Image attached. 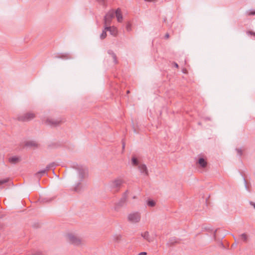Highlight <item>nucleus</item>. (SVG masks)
I'll use <instances>...</instances> for the list:
<instances>
[{
	"label": "nucleus",
	"instance_id": "nucleus-19",
	"mask_svg": "<svg viewBox=\"0 0 255 255\" xmlns=\"http://www.w3.org/2000/svg\"><path fill=\"white\" fill-rule=\"evenodd\" d=\"M141 236L149 242H151L152 241V240L149 238V233L147 231L141 234Z\"/></svg>",
	"mask_w": 255,
	"mask_h": 255
},
{
	"label": "nucleus",
	"instance_id": "nucleus-4",
	"mask_svg": "<svg viewBox=\"0 0 255 255\" xmlns=\"http://www.w3.org/2000/svg\"><path fill=\"white\" fill-rule=\"evenodd\" d=\"M63 122L64 121L61 119H54L48 118L44 121V124L52 127H56Z\"/></svg>",
	"mask_w": 255,
	"mask_h": 255
},
{
	"label": "nucleus",
	"instance_id": "nucleus-18",
	"mask_svg": "<svg viewBox=\"0 0 255 255\" xmlns=\"http://www.w3.org/2000/svg\"><path fill=\"white\" fill-rule=\"evenodd\" d=\"M8 161L12 164H16L19 161V158L17 156H12L9 158Z\"/></svg>",
	"mask_w": 255,
	"mask_h": 255
},
{
	"label": "nucleus",
	"instance_id": "nucleus-43",
	"mask_svg": "<svg viewBox=\"0 0 255 255\" xmlns=\"http://www.w3.org/2000/svg\"><path fill=\"white\" fill-rule=\"evenodd\" d=\"M127 94L129 93V90H128V91H127Z\"/></svg>",
	"mask_w": 255,
	"mask_h": 255
},
{
	"label": "nucleus",
	"instance_id": "nucleus-6",
	"mask_svg": "<svg viewBox=\"0 0 255 255\" xmlns=\"http://www.w3.org/2000/svg\"><path fill=\"white\" fill-rule=\"evenodd\" d=\"M67 237L69 242L74 246H78L81 244V239L72 234H68Z\"/></svg>",
	"mask_w": 255,
	"mask_h": 255
},
{
	"label": "nucleus",
	"instance_id": "nucleus-41",
	"mask_svg": "<svg viewBox=\"0 0 255 255\" xmlns=\"http://www.w3.org/2000/svg\"><path fill=\"white\" fill-rule=\"evenodd\" d=\"M125 147V143L123 142V148L124 149Z\"/></svg>",
	"mask_w": 255,
	"mask_h": 255
},
{
	"label": "nucleus",
	"instance_id": "nucleus-11",
	"mask_svg": "<svg viewBox=\"0 0 255 255\" xmlns=\"http://www.w3.org/2000/svg\"><path fill=\"white\" fill-rule=\"evenodd\" d=\"M138 168L141 173H144L146 176L148 175V170L145 164H139L138 166Z\"/></svg>",
	"mask_w": 255,
	"mask_h": 255
},
{
	"label": "nucleus",
	"instance_id": "nucleus-1",
	"mask_svg": "<svg viewBox=\"0 0 255 255\" xmlns=\"http://www.w3.org/2000/svg\"><path fill=\"white\" fill-rule=\"evenodd\" d=\"M72 168L77 170L78 173L79 181L82 182L88 174V169L85 166L74 164Z\"/></svg>",
	"mask_w": 255,
	"mask_h": 255
},
{
	"label": "nucleus",
	"instance_id": "nucleus-21",
	"mask_svg": "<svg viewBox=\"0 0 255 255\" xmlns=\"http://www.w3.org/2000/svg\"><path fill=\"white\" fill-rule=\"evenodd\" d=\"M131 163L132 165L134 166H137L138 165V161L137 159L134 156H133L131 158Z\"/></svg>",
	"mask_w": 255,
	"mask_h": 255
},
{
	"label": "nucleus",
	"instance_id": "nucleus-10",
	"mask_svg": "<svg viewBox=\"0 0 255 255\" xmlns=\"http://www.w3.org/2000/svg\"><path fill=\"white\" fill-rule=\"evenodd\" d=\"M196 164L202 168H205L207 165V161L203 157L199 156L198 160L196 161Z\"/></svg>",
	"mask_w": 255,
	"mask_h": 255
},
{
	"label": "nucleus",
	"instance_id": "nucleus-33",
	"mask_svg": "<svg viewBox=\"0 0 255 255\" xmlns=\"http://www.w3.org/2000/svg\"><path fill=\"white\" fill-rule=\"evenodd\" d=\"M250 204L251 205L253 206L254 207V208L255 209V203H254L252 201H251V202H250Z\"/></svg>",
	"mask_w": 255,
	"mask_h": 255
},
{
	"label": "nucleus",
	"instance_id": "nucleus-42",
	"mask_svg": "<svg viewBox=\"0 0 255 255\" xmlns=\"http://www.w3.org/2000/svg\"><path fill=\"white\" fill-rule=\"evenodd\" d=\"M206 119L207 120H209V121L210 120V118H206Z\"/></svg>",
	"mask_w": 255,
	"mask_h": 255
},
{
	"label": "nucleus",
	"instance_id": "nucleus-32",
	"mask_svg": "<svg viewBox=\"0 0 255 255\" xmlns=\"http://www.w3.org/2000/svg\"><path fill=\"white\" fill-rule=\"evenodd\" d=\"M26 145L28 146H33L35 145V143H33L32 141H29L27 142Z\"/></svg>",
	"mask_w": 255,
	"mask_h": 255
},
{
	"label": "nucleus",
	"instance_id": "nucleus-28",
	"mask_svg": "<svg viewBox=\"0 0 255 255\" xmlns=\"http://www.w3.org/2000/svg\"><path fill=\"white\" fill-rule=\"evenodd\" d=\"M126 29L128 31H129L131 30V24H130L129 23H128L127 24V26H126Z\"/></svg>",
	"mask_w": 255,
	"mask_h": 255
},
{
	"label": "nucleus",
	"instance_id": "nucleus-40",
	"mask_svg": "<svg viewBox=\"0 0 255 255\" xmlns=\"http://www.w3.org/2000/svg\"><path fill=\"white\" fill-rule=\"evenodd\" d=\"M204 229L205 230H206V231H208V230H210V229H209V228H207V227H205V228H204Z\"/></svg>",
	"mask_w": 255,
	"mask_h": 255
},
{
	"label": "nucleus",
	"instance_id": "nucleus-8",
	"mask_svg": "<svg viewBox=\"0 0 255 255\" xmlns=\"http://www.w3.org/2000/svg\"><path fill=\"white\" fill-rule=\"evenodd\" d=\"M115 16V11L114 10L109 11L104 16V24L105 26L110 25L111 24L112 19Z\"/></svg>",
	"mask_w": 255,
	"mask_h": 255
},
{
	"label": "nucleus",
	"instance_id": "nucleus-37",
	"mask_svg": "<svg viewBox=\"0 0 255 255\" xmlns=\"http://www.w3.org/2000/svg\"><path fill=\"white\" fill-rule=\"evenodd\" d=\"M169 37V34L168 33H166V34L165 35V38H168Z\"/></svg>",
	"mask_w": 255,
	"mask_h": 255
},
{
	"label": "nucleus",
	"instance_id": "nucleus-27",
	"mask_svg": "<svg viewBox=\"0 0 255 255\" xmlns=\"http://www.w3.org/2000/svg\"><path fill=\"white\" fill-rule=\"evenodd\" d=\"M246 13L248 15H255V10H249Z\"/></svg>",
	"mask_w": 255,
	"mask_h": 255
},
{
	"label": "nucleus",
	"instance_id": "nucleus-26",
	"mask_svg": "<svg viewBox=\"0 0 255 255\" xmlns=\"http://www.w3.org/2000/svg\"><path fill=\"white\" fill-rule=\"evenodd\" d=\"M9 181V178H5L4 179L0 180V186L7 183Z\"/></svg>",
	"mask_w": 255,
	"mask_h": 255
},
{
	"label": "nucleus",
	"instance_id": "nucleus-14",
	"mask_svg": "<svg viewBox=\"0 0 255 255\" xmlns=\"http://www.w3.org/2000/svg\"><path fill=\"white\" fill-rule=\"evenodd\" d=\"M56 57L63 59H69L72 58V56L69 53H62L56 56Z\"/></svg>",
	"mask_w": 255,
	"mask_h": 255
},
{
	"label": "nucleus",
	"instance_id": "nucleus-44",
	"mask_svg": "<svg viewBox=\"0 0 255 255\" xmlns=\"http://www.w3.org/2000/svg\"><path fill=\"white\" fill-rule=\"evenodd\" d=\"M36 255V254H33V255Z\"/></svg>",
	"mask_w": 255,
	"mask_h": 255
},
{
	"label": "nucleus",
	"instance_id": "nucleus-5",
	"mask_svg": "<svg viewBox=\"0 0 255 255\" xmlns=\"http://www.w3.org/2000/svg\"><path fill=\"white\" fill-rule=\"evenodd\" d=\"M140 214L138 212L130 213L128 216V221L132 223L139 222L140 220Z\"/></svg>",
	"mask_w": 255,
	"mask_h": 255
},
{
	"label": "nucleus",
	"instance_id": "nucleus-22",
	"mask_svg": "<svg viewBox=\"0 0 255 255\" xmlns=\"http://www.w3.org/2000/svg\"><path fill=\"white\" fill-rule=\"evenodd\" d=\"M122 238L121 235H116L114 236V240L116 242L119 243L121 241Z\"/></svg>",
	"mask_w": 255,
	"mask_h": 255
},
{
	"label": "nucleus",
	"instance_id": "nucleus-2",
	"mask_svg": "<svg viewBox=\"0 0 255 255\" xmlns=\"http://www.w3.org/2000/svg\"><path fill=\"white\" fill-rule=\"evenodd\" d=\"M124 183V181L123 179L120 178H117L110 182V188L112 190L118 192Z\"/></svg>",
	"mask_w": 255,
	"mask_h": 255
},
{
	"label": "nucleus",
	"instance_id": "nucleus-34",
	"mask_svg": "<svg viewBox=\"0 0 255 255\" xmlns=\"http://www.w3.org/2000/svg\"><path fill=\"white\" fill-rule=\"evenodd\" d=\"M173 65H174L176 68H178V67H179V66H178V64H177V63H176V62H173Z\"/></svg>",
	"mask_w": 255,
	"mask_h": 255
},
{
	"label": "nucleus",
	"instance_id": "nucleus-3",
	"mask_svg": "<svg viewBox=\"0 0 255 255\" xmlns=\"http://www.w3.org/2000/svg\"><path fill=\"white\" fill-rule=\"evenodd\" d=\"M128 194V191L127 190L123 193L120 200L115 204L114 208L116 211H118L121 207L125 205L127 200Z\"/></svg>",
	"mask_w": 255,
	"mask_h": 255
},
{
	"label": "nucleus",
	"instance_id": "nucleus-20",
	"mask_svg": "<svg viewBox=\"0 0 255 255\" xmlns=\"http://www.w3.org/2000/svg\"><path fill=\"white\" fill-rule=\"evenodd\" d=\"M240 238L242 239L244 242H247L248 240V237L246 234L243 233L240 235Z\"/></svg>",
	"mask_w": 255,
	"mask_h": 255
},
{
	"label": "nucleus",
	"instance_id": "nucleus-7",
	"mask_svg": "<svg viewBox=\"0 0 255 255\" xmlns=\"http://www.w3.org/2000/svg\"><path fill=\"white\" fill-rule=\"evenodd\" d=\"M35 118V115L32 113H27L22 115L18 116L17 119L21 122L29 121Z\"/></svg>",
	"mask_w": 255,
	"mask_h": 255
},
{
	"label": "nucleus",
	"instance_id": "nucleus-35",
	"mask_svg": "<svg viewBox=\"0 0 255 255\" xmlns=\"http://www.w3.org/2000/svg\"><path fill=\"white\" fill-rule=\"evenodd\" d=\"M147 253L146 252H141L139 254H138V255H146Z\"/></svg>",
	"mask_w": 255,
	"mask_h": 255
},
{
	"label": "nucleus",
	"instance_id": "nucleus-12",
	"mask_svg": "<svg viewBox=\"0 0 255 255\" xmlns=\"http://www.w3.org/2000/svg\"><path fill=\"white\" fill-rule=\"evenodd\" d=\"M115 15L117 17L118 21L121 22L123 20V15L120 8H117L115 11Z\"/></svg>",
	"mask_w": 255,
	"mask_h": 255
},
{
	"label": "nucleus",
	"instance_id": "nucleus-38",
	"mask_svg": "<svg viewBox=\"0 0 255 255\" xmlns=\"http://www.w3.org/2000/svg\"><path fill=\"white\" fill-rule=\"evenodd\" d=\"M217 230H216L214 232V239H216V232H217Z\"/></svg>",
	"mask_w": 255,
	"mask_h": 255
},
{
	"label": "nucleus",
	"instance_id": "nucleus-23",
	"mask_svg": "<svg viewBox=\"0 0 255 255\" xmlns=\"http://www.w3.org/2000/svg\"><path fill=\"white\" fill-rule=\"evenodd\" d=\"M147 204L148 206L154 207L155 205V202L153 200L149 199L147 201Z\"/></svg>",
	"mask_w": 255,
	"mask_h": 255
},
{
	"label": "nucleus",
	"instance_id": "nucleus-24",
	"mask_svg": "<svg viewBox=\"0 0 255 255\" xmlns=\"http://www.w3.org/2000/svg\"><path fill=\"white\" fill-rule=\"evenodd\" d=\"M107 31V30H105V29L103 30L102 33L100 35V38L101 39H104L106 37Z\"/></svg>",
	"mask_w": 255,
	"mask_h": 255
},
{
	"label": "nucleus",
	"instance_id": "nucleus-29",
	"mask_svg": "<svg viewBox=\"0 0 255 255\" xmlns=\"http://www.w3.org/2000/svg\"><path fill=\"white\" fill-rule=\"evenodd\" d=\"M236 150L238 152V155L240 156H242V155L243 154L242 150L240 148H237Z\"/></svg>",
	"mask_w": 255,
	"mask_h": 255
},
{
	"label": "nucleus",
	"instance_id": "nucleus-36",
	"mask_svg": "<svg viewBox=\"0 0 255 255\" xmlns=\"http://www.w3.org/2000/svg\"><path fill=\"white\" fill-rule=\"evenodd\" d=\"M148 2H155L156 1V0H144Z\"/></svg>",
	"mask_w": 255,
	"mask_h": 255
},
{
	"label": "nucleus",
	"instance_id": "nucleus-17",
	"mask_svg": "<svg viewBox=\"0 0 255 255\" xmlns=\"http://www.w3.org/2000/svg\"><path fill=\"white\" fill-rule=\"evenodd\" d=\"M179 243V241L178 239L176 238H172L170 239L169 242L168 243L170 246H173L176 244H178Z\"/></svg>",
	"mask_w": 255,
	"mask_h": 255
},
{
	"label": "nucleus",
	"instance_id": "nucleus-9",
	"mask_svg": "<svg viewBox=\"0 0 255 255\" xmlns=\"http://www.w3.org/2000/svg\"><path fill=\"white\" fill-rule=\"evenodd\" d=\"M105 30L109 31L110 34L114 36H116L118 34V30L114 26H105Z\"/></svg>",
	"mask_w": 255,
	"mask_h": 255
},
{
	"label": "nucleus",
	"instance_id": "nucleus-25",
	"mask_svg": "<svg viewBox=\"0 0 255 255\" xmlns=\"http://www.w3.org/2000/svg\"><path fill=\"white\" fill-rule=\"evenodd\" d=\"M55 165V163L52 162L47 165V166L45 168L46 171L47 172L49 171L51 168H53Z\"/></svg>",
	"mask_w": 255,
	"mask_h": 255
},
{
	"label": "nucleus",
	"instance_id": "nucleus-31",
	"mask_svg": "<svg viewBox=\"0 0 255 255\" xmlns=\"http://www.w3.org/2000/svg\"><path fill=\"white\" fill-rule=\"evenodd\" d=\"M247 33L248 34H250V35H253L254 36H255V32H254V31H248L247 32Z\"/></svg>",
	"mask_w": 255,
	"mask_h": 255
},
{
	"label": "nucleus",
	"instance_id": "nucleus-16",
	"mask_svg": "<svg viewBox=\"0 0 255 255\" xmlns=\"http://www.w3.org/2000/svg\"><path fill=\"white\" fill-rule=\"evenodd\" d=\"M82 184L81 182L79 181V182L76 183L74 187V191L76 192H79L81 191Z\"/></svg>",
	"mask_w": 255,
	"mask_h": 255
},
{
	"label": "nucleus",
	"instance_id": "nucleus-15",
	"mask_svg": "<svg viewBox=\"0 0 255 255\" xmlns=\"http://www.w3.org/2000/svg\"><path fill=\"white\" fill-rule=\"evenodd\" d=\"M108 53L109 55H111V56L113 59L114 63L116 64H118V61L117 60V56H116V54L114 53V52L112 50H109L108 51Z\"/></svg>",
	"mask_w": 255,
	"mask_h": 255
},
{
	"label": "nucleus",
	"instance_id": "nucleus-13",
	"mask_svg": "<svg viewBox=\"0 0 255 255\" xmlns=\"http://www.w3.org/2000/svg\"><path fill=\"white\" fill-rule=\"evenodd\" d=\"M47 171H46V170L44 169H43V170H41L39 171H38L37 172H36L34 175L35 176L38 178V179H40L42 176H43L44 174H46V175H47V173H46Z\"/></svg>",
	"mask_w": 255,
	"mask_h": 255
},
{
	"label": "nucleus",
	"instance_id": "nucleus-39",
	"mask_svg": "<svg viewBox=\"0 0 255 255\" xmlns=\"http://www.w3.org/2000/svg\"><path fill=\"white\" fill-rule=\"evenodd\" d=\"M99 2H104V0H97Z\"/></svg>",
	"mask_w": 255,
	"mask_h": 255
},
{
	"label": "nucleus",
	"instance_id": "nucleus-30",
	"mask_svg": "<svg viewBox=\"0 0 255 255\" xmlns=\"http://www.w3.org/2000/svg\"><path fill=\"white\" fill-rule=\"evenodd\" d=\"M52 201L51 198H44L43 199L42 201L43 202H49Z\"/></svg>",
	"mask_w": 255,
	"mask_h": 255
}]
</instances>
